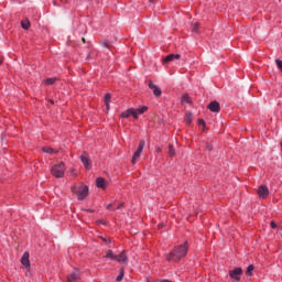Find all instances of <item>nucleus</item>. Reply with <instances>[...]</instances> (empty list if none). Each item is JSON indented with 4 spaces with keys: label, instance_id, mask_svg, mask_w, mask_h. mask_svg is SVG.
Segmentation results:
<instances>
[{
    "label": "nucleus",
    "instance_id": "obj_19",
    "mask_svg": "<svg viewBox=\"0 0 282 282\" xmlns=\"http://www.w3.org/2000/svg\"><path fill=\"white\" fill-rule=\"evenodd\" d=\"M253 271H254V265L253 264L248 265L246 271L247 276H252Z\"/></svg>",
    "mask_w": 282,
    "mask_h": 282
},
{
    "label": "nucleus",
    "instance_id": "obj_8",
    "mask_svg": "<svg viewBox=\"0 0 282 282\" xmlns=\"http://www.w3.org/2000/svg\"><path fill=\"white\" fill-rule=\"evenodd\" d=\"M80 279V271L78 269H74V271L67 275V282H76Z\"/></svg>",
    "mask_w": 282,
    "mask_h": 282
},
{
    "label": "nucleus",
    "instance_id": "obj_26",
    "mask_svg": "<svg viewBox=\"0 0 282 282\" xmlns=\"http://www.w3.org/2000/svg\"><path fill=\"white\" fill-rule=\"evenodd\" d=\"M192 121H193V113H192V112H188V113L186 115V123H187V124H191Z\"/></svg>",
    "mask_w": 282,
    "mask_h": 282
},
{
    "label": "nucleus",
    "instance_id": "obj_32",
    "mask_svg": "<svg viewBox=\"0 0 282 282\" xmlns=\"http://www.w3.org/2000/svg\"><path fill=\"white\" fill-rule=\"evenodd\" d=\"M123 206H124V203H120V204L117 206L116 210H120Z\"/></svg>",
    "mask_w": 282,
    "mask_h": 282
},
{
    "label": "nucleus",
    "instance_id": "obj_33",
    "mask_svg": "<svg viewBox=\"0 0 282 282\" xmlns=\"http://www.w3.org/2000/svg\"><path fill=\"white\" fill-rule=\"evenodd\" d=\"M208 151H213V145H210L209 143L206 144Z\"/></svg>",
    "mask_w": 282,
    "mask_h": 282
},
{
    "label": "nucleus",
    "instance_id": "obj_1",
    "mask_svg": "<svg viewBox=\"0 0 282 282\" xmlns=\"http://www.w3.org/2000/svg\"><path fill=\"white\" fill-rule=\"evenodd\" d=\"M186 254H188V246L185 242L184 245L175 247L174 250L166 256V259L167 261L177 263L178 261H182Z\"/></svg>",
    "mask_w": 282,
    "mask_h": 282
},
{
    "label": "nucleus",
    "instance_id": "obj_38",
    "mask_svg": "<svg viewBox=\"0 0 282 282\" xmlns=\"http://www.w3.org/2000/svg\"><path fill=\"white\" fill-rule=\"evenodd\" d=\"M3 63V61L0 59V65Z\"/></svg>",
    "mask_w": 282,
    "mask_h": 282
},
{
    "label": "nucleus",
    "instance_id": "obj_21",
    "mask_svg": "<svg viewBox=\"0 0 282 282\" xmlns=\"http://www.w3.org/2000/svg\"><path fill=\"white\" fill-rule=\"evenodd\" d=\"M42 151H43V153H51V154L56 153V151H54V149H52L50 147L42 148Z\"/></svg>",
    "mask_w": 282,
    "mask_h": 282
},
{
    "label": "nucleus",
    "instance_id": "obj_36",
    "mask_svg": "<svg viewBox=\"0 0 282 282\" xmlns=\"http://www.w3.org/2000/svg\"><path fill=\"white\" fill-rule=\"evenodd\" d=\"M162 151V149L158 148V153H160Z\"/></svg>",
    "mask_w": 282,
    "mask_h": 282
},
{
    "label": "nucleus",
    "instance_id": "obj_29",
    "mask_svg": "<svg viewBox=\"0 0 282 282\" xmlns=\"http://www.w3.org/2000/svg\"><path fill=\"white\" fill-rule=\"evenodd\" d=\"M192 31L193 32H197L198 30H199V23H194L193 25H192Z\"/></svg>",
    "mask_w": 282,
    "mask_h": 282
},
{
    "label": "nucleus",
    "instance_id": "obj_9",
    "mask_svg": "<svg viewBox=\"0 0 282 282\" xmlns=\"http://www.w3.org/2000/svg\"><path fill=\"white\" fill-rule=\"evenodd\" d=\"M258 195H259V197H261V199H265V197H268V195H270V189H268V186L261 185L258 188Z\"/></svg>",
    "mask_w": 282,
    "mask_h": 282
},
{
    "label": "nucleus",
    "instance_id": "obj_15",
    "mask_svg": "<svg viewBox=\"0 0 282 282\" xmlns=\"http://www.w3.org/2000/svg\"><path fill=\"white\" fill-rule=\"evenodd\" d=\"M109 102H111V94H106L105 105H106L107 110H109Z\"/></svg>",
    "mask_w": 282,
    "mask_h": 282
},
{
    "label": "nucleus",
    "instance_id": "obj_30",
    "mask_svg": "<svg viewBox=\"0 0 282 282\" xmlns=\"http://www.w3.org/2000/svg\"><path fill=\"white\" fill-rule=\"evenodd\" d=\"M275 64L278 65V69H280V72H282V61L275 59Z\"/></svg>",
    "mask_w": 282,
    "mask_h": 282
},
{
    "label": "nucleus",
    "instance_id": "obj_11",
    "mask_svg": "<svg viewBox=\"0 0 282 282\" xmlns=\"http://www.w3.org/2000/svg\"><path fill=\"white\" fill-rule=\"evenodd\" d=\"M149 88L152 89L154 96H162V89H160V87H156L153 82L149 83Z\"/></svg>",
    "mask_w": 282,
    "mask_h": 282
},
{
    "label": "nucleus",
    "instance_id": "obj_22",
    "mask_svg": "<svg viewBox=\"0 0 282 282\" xmlns=\"http://www.w3.org/2000/svg\"><path fill=\"white\" fill-rule=\"evenodd\" d=\"M181 102H186L187 105H191V97H188V95H183Z\"/></svg>",
    "mask_w": 282,
    "mask_h": 282
},
{
    "label": "nucleus",
    "instance_id": "obj_14",
    "mask_svg": "<svg viewBox=\"0 0 282 282\" xmlns=\"http://www.w3.org/2000/svg\"><path fill=\"white\" fill-rule=\"evenodd\" d=\"M96 186L97 188H102V189L107 188V183L105 182V178L98 177L96 180Z\"/></svg>",
    "mask_w": 282,
    "mask_h": 282
},
{
    "label": "nucleus",
    "instance_id": "obj_13",
    "mask_svg": "<svg viewBox=\"0 0 282 282\" xmlns=\"http://www.w3.org/2000/svg\"><path fill=\"white\" fill-rule=\"evenodd\" d=\"M181 56H182V55H180V54H170V55H167L163 61H164V63H171V62H173V61L180 59Z\"/></svg>",
    "mask_w": 282,
    "mask_h": 282
},
{
    "label": "nucleus",
    "instance_id": "obj_2",
    "mask_svg": "<svg viewBox=\"0 0 282 282\" xmlns=\"http://www.w3.org/2000/svg\"><path fill=\"white\" fill-rule=\"evenodd\" d=\"M51 173L54 177H63L65 175V163L61 162L58 164L53 165Z\"/></svg>",
    "mask_w": 282,
    "mask_h": 282
},
{
    "label": "nucleus",
    "instance_id": "obj_28",
    "mask_svg": "<svg viewBox=\"0 0 282 282\" xmlns=\"http://www.w3.org/2000/svg\"><path fill=\"white\" fill-rule=\"evenodd\" d=\"M148 109H149V107L143 106L142 108L137 109V111H139V113L142 115V113H145V111H148Z\"/></svg>",
    "mask_w": 282,
    "mask_h": 282
},
{
    "label": "nucleus",
    "instance_id": "obj_5",
    "mask_svg": "<svg viewBox=\"0 0 282 282\" xmlns=\"http://www.w3.org/2000/svg\"><path fill=\"white\" fill-rule=\"evenodd\" d=\"M82 164H84L87 171H91V159H89V154L87 152H83L79 156Z\"/></svg>",
    "mask_w": 282,
    "mask_h": 282
},
{
    "label": "nucleus",
    "instance_id": "obj_6",
    "mask_svg": "<svg viewBox=\"0 0 282 282\" xmlns=\"http://www.w3.org/2000/svg\"><path fill=\"white\" fill-rule=\"evenodd\" d=\"M241 274H243V269L241 268H236L229 271V276L234 281H241Z\"/></svg>",
    "mask_w": 282,
    "mask_h": 282
},
{
    "label": "nucleus",
    "instance_id": "obj_3",
    "mask_svg": "<svg viewBox=\"0 0 282 282\" xmlns=\"http://www.w3.org/2000/svg\"><path fill=\"white\" fill-rule=\"evenodd\" d=\"M73 192L76 193L77 198L83 202V199H85L87 197V195H89V187L87 185H80L78 187V189L76 191V188H73Z\"/></svg>",
    "mask_w": 282,
    "mask_h": 282
},
{
    "label": "nucleus",
    "instance_id": "obj_25",
    "mask_svg": "<svg viewBox=\"0 0 282 282\" xmlns=\"http://www.w3.org/2000/svg\"><path fill=\"white\" fill-rule=\"evenodd\" d=\"M101 45H102L104 47H107V50H109V47H111V42H109V40H104V41L101 42Z\"/></svg>",
    "mask_w": 282,
    "mask_h": 282
},
{
    "label": "nucleus",
    "instance_id": "obj_7",
    "mask_svg": "<svg viewBox=\"0 0 282 282\" xmlns=\"http://www.w3.org/2000/svg\"><path fill=\"white\" fill-rule=\"evenodd\" d=\"M115 261H118V263H123V265H127L129 263V258L127 257V252L122 251L121 253L117 254L115 258Z\"/></svg>",
    "mask_w": 282,
    "mask_h": 282
},
{
    "label": "nucleus",
    "instance_id": "obj_31",
    "mask_svg": "<svg viewBox=\"0 0 282 282\" xmlns=\"http://www.w3.org/2000/svg\"><path fill=\"white\" fill-rule=\"evenodd\" d=\"M198 124H199L200 127H206V121H204V119H199V120H198Z\"/></svg>",
    "mask_w": 282,
    "mask_h": 282
},
{
    "label": "nucleus",
    "instance_id": "obj_24",
    "mask_svg": "<svg viewBox=\"0 0 282 282\" xmlns=\"http://www.w3.org/2000/svg\"><path fill=\"white\" fill-rule=\"evenodd\" d=\"M169 155L170 158L175 156V149L173 148L172 144L169 145Z\"/></svg>",
    "mask_w": 282,
    "mask_h": 282
},
{
    "label": "nucleus",
    "instance_id": "obj_35",
    "mask_svg": "<svg viewBox=\"0 0 282 282\" xmlns=\"http://www.w3.org/2000/svg\"><path fill=\"white\" fill-rule=\"evenodd\" d=\"M271 228H276V223H274V221H271Z\"/></svg>",
    "mask_w": 282,
    "mask_h": 282
},
{
    "label": "nucleus",
    "instance_id": "obj_10",
    "mask_svg": "<svg viewBox=\"0 0 282 282\" xmlns=\"http://www.w3.org/2000/svg\"><path fill=\"white\" fill-rule=\"evenodd\" d=\"M207 108L209 111H213V113H219V111H221V106L218 101H212Z\"/></svg>",
    "mask_w": 282,
    "mask_h": 282
},
{
    "label": "nucleus",
    "instance_id": "obj_16",
    "mask_svg": "<svg viewBox=\"0 0 282 282\" xmlns=\"http://www.w3.org/2000/svg\"><path fill=\"white\" fill-rule=\"evenodd\" d=\"M30 20H24V21H22L21 22V28L23 29V30H30Z\"/></svg>",
    "mask_w": 282,
    "mask_h": 282
},
{
    "label": "nucleus",
    "instance_id": "obj_12",
    "mask_svg": "<svg viewBox=\"0 0 282 282\" xmlns=\"http://www.w3.org/2000/svg\"><path fill=\"white\" fill-rule=\"evenodd\" d=\"M21 263L22 265H24L25 268H30V253L29 252H24L22 258H21Z\"/></svg>",
    "mask_w": 282,
    "mask_h": 282
},
{
    "label": "nucleus",
    "instance_id": "obj_23",
    "mask_svg": "<svg viewBox=\"0 0 282 282\" xmlns=\"http://www.w3.org/2000/svg\"><path fill=\"white\" fill-rule=\"evenodd\" d=\"M122 279H124V268L120 269V273L117 276V281L120 282V281H122Z\"/></svg>",
    "mask_w": 282,
    "mask_h": 282
},
{
    "label": "nucleus",
    "instance_id": "obj_18",
    "mask_svg": "<svg viewBox=\"0 0 282 282\" xmlns=\"http://www.w3.org/2000/svg\"><path fill=\"white\" fill-rule=\"evenodd\" d=\"M105 257L106 259H112L113 261H116L117 254H113V251L108 250Z\"/></svg>",
    "mask_w": 282,
    "mask_h": 282
},
{
    "label": "nucleus",
    "instance_id": "obj_37",
    "mask_svg": "<svg viewBox=\"0 0 282 282\" xmlns=\"http://www.w3.org/2000/svg\"><path fill=\"white\" fill-rule=\"evenodd\" d=\"M149 1H150V3H153L154 0H149Z\"/></svg>",
    "mask_w": 282,
    "mask_h": 282
},
{
    "label": "nucleus",
    "instance_id": "obj_4",
    "mask_svg": "<svg viewBox=\"0 0 282 282\" xmlns=\"http://www.w3.org/2000/svg\"><path fill=\"white\" fill-rule=\"evenodd\" d=\"M147 144V142L144 140H141L139 142V145L135 150V152L133 153V156H132V164H135V162L138 161V158H140V155H142V152L144 151V145Z\"/></svg>",
    "mask_w": 282,
    "mask_h": 282
},
{
    "label": "nucleus",
    "instance_id": "obj_17",
    "mask_svg": "<svg viewBox=\"0 0 282 282\" xmlns=\"http://www.w3.org/2000/svg\"><path fill=\"white\" fill-rule=\"evenodd\" d=\"M132 112H133V110H131V108H129L128 110L123 111V112L120 115V118H129Z\"/></svg>",
    "mask_w": 282,
    "mask_h": 282
},
{
    "label": "nucleus",
    "instance_id": "obj_27",
    "mask_svg": "<svg viewBox=\"0 0 282 282\" xmlns=\"http://www.w3.org/2000/svg\"><path fill=\"white\" fill-rule=\"evenodd\" d=\"M131 116L135 119V120H138V113H140L139 111H138V109H134V108H131Z\"/></svg>",
    "mask_w": 282,
    "mask_h": 282
},
{
    "label": "nucleus",
    "instance_id": "obj_20",
    "mask_svg": "<svg viewBox=\"0 0 282 282\" xmlns=\"http://www.w3.org/2000/svg\"><path fill=\"white\" fill-rule=\"evenodd\" d=\"M56 77H52V78H46L44 80L45 85H54L56 83Z\"/></svg>",
    "mask_w": 282,
    "mask_h": 282
},
{
    "label": "nucleus",
    "instance_id": "obj_34",
    "mask_svg": "<svg viewBox=\"0 0 282 282\" xmlns=\"http://www.w3.org/2000/svg\"><path fill=\"white\" fill-rule=\"evenodd\" d=\"M113 206V204H108L107 206H106V208H107V210H111V207Z\"/></svg>",
    "mask_w": 282,
    "mask_h": 282
},
{
    "label": "nucleus",
    "instance_id": "obj_39",
    "mask_svg": "<svg viewBox=\"0 0 282 282\" xmlns=\"http://www.w3.org/2000/svg\"><path fill=\"white\" fill-rule=\"evenodd\" d=\"M52 105H54V100H51Z\"/></svg>",
    "mask_w": 282,
    "mask_h": 282
}]
</instances>
